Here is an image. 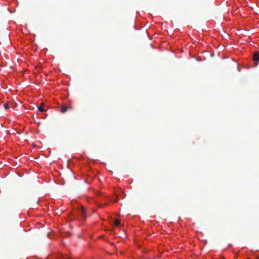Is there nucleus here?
<instances>
[{"instance_id":"f257e3e1","label":"nucleus","mask_w":259,"mask_h":259,"mask_svg":"<svg viewBox=\"0 0 259 259\" xmlns=\"http://www.w3.org/2000/svg\"><path fill=\"white\" fill-rule=\"evenodd\" d=\"M253 60L254 61H259V54L258 53L256 52L253 54Z\"/></svg>"},{"instance_id":"f03ea898","label":"nucleus","mask_w":259,"mask_h":259,"mask_svg":"<svg viewBox=\"0 0 259 259\" xmlns=\"http://www.w3.org/2000/svg\"><path fill=\"white\" fill-rule=\"evenodd\" d=\"M84 213H85V209L84 207H82L80 210V215L81 217H82L84 219L85 217Z\"/></svg>"},{"instance_id":"7ed1b4c3","label":"nucleus","mask_w":259,"mask_h":259,"mask_svg":"<svg viewBox=\"0 0 259 259\" xmlns=\"http://www.w3.org/2000/svg\"><path fill=\"white\" fill-rule=\"evenodd\" d=\"M68 107L65 106V105H62L61 107V112L63 113H65L67 110H68Z\"/></svg>"},{"instance_id":"20e7f679","label":"nucleus","mask_w":259,"mask_h":259,"mask_svg":"<svg viewBox=\"0 0 259 259\" xmlns=\"http://www.w3.org/2000/svg\"><path fill=\"white\" fill-rule=\"evenodd\" d=\"M43 106H44V104L41 103V106L38 107V109L39 111H41V112H46V110L44 108H43V107H42Z\"/></svg>"},{"instance_id":"39448f33","label":"nucleus","mask_w":259,"mask_h":259,"mask_svg":"<svg viewBox=\"0 0 259 259\" xmlns=\"http://www.w3.org/2000/svg\"><path fill=\"white\" fill-rule=\"evenodd\" d=\"M4 107L5 108V109L6 110H7L9 108V104L8 102L6 103L4 105Z\"/></svg>"},{"instance_id":"423d86ee","label":"nucleus","mask_w":259,"mask_h":259,"mask_svg":"<svg viewBox=\"0 0 259 259\" xmlns=\"http://www.w3.org/2000/svg\"><path fill=\"white\" fill-rule=\"evenodd\" d=\"M114 224L116 226H118L120 225V221L119 220H115Z\"/></svg>"},{"instance_id":"0eeeda50","label":"nucleus","mask_w":259,"mask_h":259,"mask_svg":"<svg viewBox=\"0 0 259 259\" xmlns=\"http://www.w3.org/2000/svg\"><path fill=\"white\" fill-rule=\"evenodd\" d=\"M222 259H224V258H222Z\"/></svg>"}]
</instances>
